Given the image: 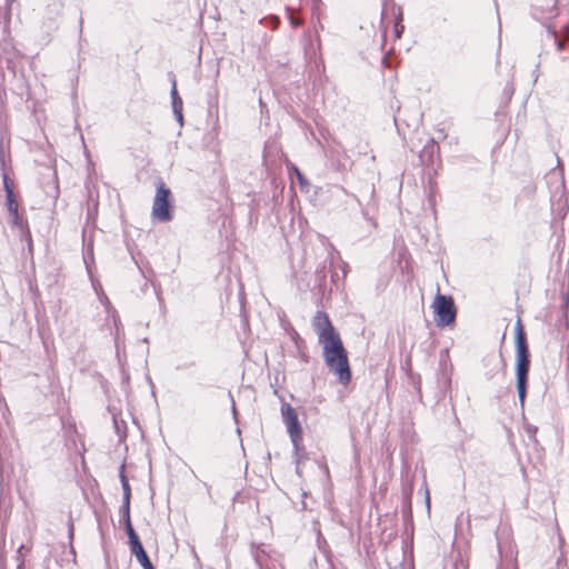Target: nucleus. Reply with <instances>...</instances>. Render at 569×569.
I'll return each instance as SVG.
<instances>
[{"instance_id":"7ed1b4c3","label":"nucleus","mask_w":569,"mask_h":569,"mask_svg":"<svg viewBox=\"0 0 569 569\" xmlns=\"http://www.w3.org/2000/svg\"><path fill=\"white\" fill-rule=\"evenodd\" d=\"M432 309L435 312V322L438 327H447L455 322L456 308L451 297L437 295L433 302Z\"/></svg>"},{"instance_id":"1a4fd4ad","label":"nucleus","mask_w":569,"mask_h":569,"mask_svg":"<svg viewBox=\"0 0 569 569\" xmlns=\"http://www.w3.org/2000/svg\"><path fill=\"white\" fill-rule=\"evenodd\" d=\"M171 98H172L173 112H174L178 121L182 122V112H181V110H182V100L178 96V91H177V87H176V81L172 82Z\"/></svg>"},{"instance_id":"9d476101","label":"nucleus","mask_w":569,"mask_h":569,"mask_svg":"<svg viewBox=\"0 0 569 569\" xmlns=\"http://www.w3.org/2000/svg\"><path fill=\"white\" fill-rule=\"evenodd\" d=\"M515 333H516V349L528 348L526 335H525L523 327H522L520 319H518V321L516 323Z\"/></svg>"},{"instance_id":"423d86ee","label":"nucleus","mask_w":569,"mask_h":569,"mask_svg":"<svg viewBox=\"0 0 569 569\" xmlns=\"http://www.w3.org/2000/svg\"><path fill=\"white\" fill-rule=\"evenodd\" d=\"M283 422L286 423L288 433L295 445L298 447L299 441L302 438V430L298 421L297 413L290 405H284L281 408Z\"/></svg>"},{"instance_id":"20e7f679","label":"nucleus","mask_w":569,"mask_h":569,"mask_svg":"<svg viewBox=\"0 0 569 569\" xmlns=\"http://www.w3.org/2000/svg\"><path fill=\"white\" fill-rule=\"evenodd\" d=\"M170 198V189L163 182H159L152 204V217L156 220L167 222L172 219Z\"/></svg>"},{"instance_id":"ddd939ff","label":"nucleus","mask_w":569,"mask_h":569,"mask_svg":"<svg viewBox=\"0 0 569 569\" xmlns=\"http://www.w3.org/2000/svg\"><path fill=\"white\" fill-rule=\"evenodd\" d=\"M291 170L295 172V174H296L300 186L301 187H307L308 186V181L305 178V176L300 172V170L296 166H293V164H291Z\"/></svg>"},{"instance_id":"412c9836","label":"nucleus","mask_w":569,"mask_h":569,"mask_svg":"<svg viewBox=\"0 0 569 569\" xmlns=\"http://www.w3.org/2000/svg\"><path fill=\"white\" fill-rule=\"evenodd\" d=\"M22 567H23V561L21 560V562L18 566V569H23Z\"/></svg>"},{"instance_id":"a211bd4d","label":"nucleus","mask_w":569,"mask_h":569,"mask_svg":"<svg viewBox=\"0 0 569 569\" xmlns=\"http://www.w3.org/2000/svg\"><path fill=\"white\" fill-rule=\"evenodd\" d=\"M291 22H292V24H293L295 27H298V26H300V24H301V21H300V20H296V19H293V18H291Z\"/></svg>"},{"instance_id":"dca6fc26","label":"nucleus","mask_w":569,"mask_h":569,"mask_svg":"<svg viewBox=\"0 0 569 569\" xmlns=\"http://www.w3.org/2000/svg\"><path fill=\"white\" fill-rule=\"evenodd\" d=\"M556 43H557V48H558V50H562V49H563V46H565V42H563V41H559V40H557V41H556Z\"/></svg>"},{"instance_id":"aec40b11","label":"nucleus","mask_w":569,"mask_h":569,"mask_svg":"<svg viewBox=\"0 0 569 569\" xmlns=\"http://www.w3.org/2000/svg\"><path fill=\"white\" fill-rule=\"evenodd\" d=\"M22 549H23V546H20L19 550H18V553H19V559L21 558V552H22Z\"/></svg>"},{"instance_id":"6e6552de","label":"nucleus","mask_w":569,"mask_h":569,"mask_svg":"<svg viewBox=\"0 0 569 569\" xmlns=\"http://www.w3.org/2000/svg\"><path fill=\"white\" fill-rule=\"evenodd\" d=\"M123 513V520H124V525H126V531H127V535L129 537V545H130V548L136 546V545H139L141 543L140 540H139V537L138 535L136 533L132 525H131V520H130V510L127 512V511H122Z\"/></svg>"},{"instance_id":"f03ea898","label":"nucleus","mask_w":569,"mask_h":569,"mask_svg":"<svg viewBox=\"0 0 569 569\" xmlns=\"http://www.w3.org/2000/svg\"><path fill=\"white\" fill-rule=\"evenodd\" d=\"M530 355L528 348L516 349V377L517 390L521 406L525 403L527 393V381L530 367Z\"/></svg>"},{"instance_id":"39448f33","label":"nucleus","mask_w":569,"mask_h":569,"mask_svg":"<svg viewBox=\"0 0 569 569\" xmlns=\"http://www.w3.org/2000/svg\"><path fill=\"white\" fill-rule=\"evenodd\" d=\"M312 326L318 335V340L321 346L340 339L339 333L333 328L327 313L317 311L312 319Z\"/></svg>"},{"instance_id":"4468645a","label":"nucleus","mask_w":569,"mask_h":569,"mask_svg":"<svg viewBox=\"0 0 569 569\" xmlns=\"http://www.w3.org/2000/svg\"><path fill=\"white\" fill-rule=\"evenodd\" d=\"M3 184H4V189H6V192H7V196L9 194V191H13L10 183H9V179L4 176V179H3Z\"/></svg>"},{"instance_id":"0eeeda50","label":"nucleus","mask_w":569,"mask_h":569,"mask_svg":"<svg viewBox=\"0 0 569 569\" xmlns=\"http://www.w3.org/2000/svg\"><path fill=\"white\" fill-rule=\"evenodd\" d=\"M130 550L143 569H154L141 543L131 547Z\"/></svg>"},{"instance_id":"6ab92c4d","label":"nucleus","mask_w":569,"mask_h":569,"mask_svg":"<svg viewBox=\"0 0 569 569\" xmlns=\"http://www.w3.org/2000/svg\"><path fill=\"white\" fill-rule=\"evenodd\" d=\"M12 222H13V224H16V226H18V227H22V223H21V219H20V218H19V220H16V219L13 218V221H12Z\"/></svg>"},{"instance_id":"9b49d317","label":"nucleus","mask_w":569,"mask_h":569,"mask_svg":"<svg viewBox=\"0 0 569 569\" xmlns=\"http://www.w3.org/2000/svg\"><path fill=\"white\" fill-rule=\"evenodd\" d=\"M121 483L123 489V502H122V511L130 510V486L124 475H121Z\"/></svg>"},{"instance_id":"2eb2a0df","label":"nucleus","mask_w":569,"mask_h":569,"mask_svg":"<svg viewBox=\"0 0 569 569\" xmlns=\"http://www.w3.org/2000/svg\"><path fill=\"white\" fill-rule=\"evenodd\" d=\"M526 430L527 432L530 435V436H533L535 432L537 431V428L532 427V426H527L526 427Z\"/></svg>"},{"instance_id":"f3484780","label":"nucleus","mask_w":569,"mask_h":569,"mask_svg":"<svg viewBox=\"0 0 569 569\" xmlns=\"http://www.w3.org/2000/svg\"><path fill=\"white\" fill-rule=\"evenodd\" d=\"M403 29V27H399L398 24L396 26V34L397 37H400V33H401V30Z\"/></svg>"},{"instance_id":"f8f14e48","label":"nucleus","mask_w":569,"mask_h":569,"mask_svg":"<svg viewBox=\"0 0 569 569\" xmlns=\"http://www.w3.org/2000/svg\"><path fill=\"white\" fill-rule=\"evenodd\" d=\"M7 207L9 213L14 217L16 220H19L18 203L14 199L13 191H9V194L7 196Z\"/></svg>"},{"instance_id":"f257e3e1","label":"nucleus","mask_w":569,"mask_h":569,"mask_svg":"<svg viewBox=\"0 0 569 569\" xmlns=\"http://www.w3.org/2000/svg\"><path fill=\"white\" fill-rule=\"evenodd\" d=\"M322 356L329 371L337 376L341 385H348L351 380V370L341 338L323 345Z\"/></svg>"}]
</instances>
